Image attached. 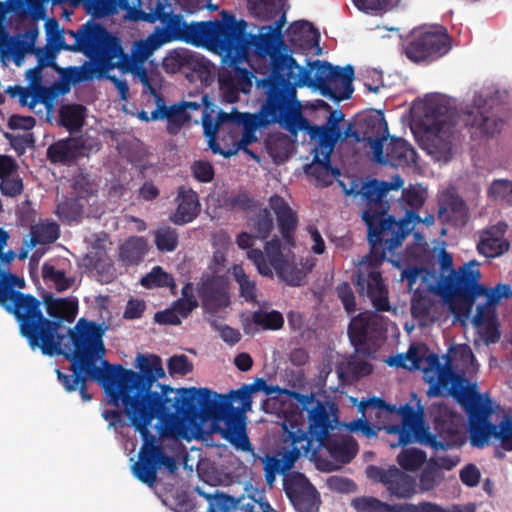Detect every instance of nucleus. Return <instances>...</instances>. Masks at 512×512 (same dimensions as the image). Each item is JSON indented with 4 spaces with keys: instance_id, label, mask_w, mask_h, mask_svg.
Listing matches in <instances>:
<instances>
[{
    "instance_id": "f3484780",
    "label": "nucleus",
    "mask_w": 512,
    "mask_h": 512,
    "mask_svg": "<svg viewBox=\"0 0 512 512\" xmlns=\"http://www.w3.org/2000/svg\"><path fill=\"white\" fill-rule=\"evenodd\" d=\"M247 257L256 266L258 272L266 277H273V269L278 277L290 286H300L303 280L302 271L292 262L285 259L281 251V240L278 237L267 241L264 251L251 248Z\"/></svg>"
},
{
    "instance_id": "a211bd4d",
    "label": "nucleus",
    "mask_w": 512,
    "mask_h": 512,
    "mask_svg": "<svg viewBox=\"0 0 512 512\" xmlns=\"http://www.w3.org/2000/svg\"><path fill=\"white\" fill-rule=\"evenodd\" d=\"M434 379H436L435 384L430 387L429 393L439 396L445 390L448 395L461 404L468 416L474 410L475 405L483 401L481 394L468 385L466 378L455 373L448 364L432 375L429 382Z\"/></svg>"
},
{
    "instance_id": "7c9ffc66",
    "label": "nucleus",
    "mask_w": 512,
    "mask_h": 512,
    "mask_svg": "<svg viewBox=\"0 0 512 512\" xmlns=\"http://www.w3.org/2000/svg\"><path fill=\"white\" fill-rule=\"evenodd\" d=\"M175 201L177 208L169 218L172 223L185 225L197 218L201 205L196 191L180 186Z\"/></svg>"
},
{
    "instance_id": "a18cd8bd",
    "label": "nucleus",
    "mask_w": 512,
    "mask_h": 512,
    "mask_svg": "<svg viewBox=\"0 0 512 512\" xmlns=\"http://www.w3.org/2000/svg\"><path fill=\"white\" fill-rule=\"evenodd\" d=\"M197 64L196 56L188 50H173L163 61L165 69L173 73L184 68L195 70Z\"/></svg>"
},
{
    "instance_id": "a19ab883",
    "label": "nucleus",
    "mask_w": 512,
    "mask_h": 512,
    "mask_svg": "<svg viewBox=\"0 0 512 512\" xmlns=\"http://www.w3.org/2000/svg\"><path fill=\"white\" fill-rule=\"evenodd\" d=\"M306 173L316 178L322 186L332 184V179L340 176V170L332 166L331 157L314 154L313 161L306 167Z\"/></svg>"
},
{
    "instance_id": "603ef678",
    "label": "nucleus",
    "mask_w": 512,
    "mask_h": 512,
    "mask_svg": "<svg viewBox=\"0 0 512 512\" xmlns=\"http://www.w3.org/2000/svg\"><path fill=\"white\" fill-rule=\"evenodd\" d=\"M232 275L239 285L240 296L247 302H255L257 297L255 281L249 278L241 265L233 266Z\"/></svg>"
},
{
    "instance_id": "b1692460",
    "label": "nucleus",
    "mask_w": 512,
    "mask_h": 512,
    "mask_svg": "<svg viewBox=\"0 0 512 512\" xmlns=\"http://www.w3.org/2000/svg\"><path fill=\"white\" fill-rule=\"evenodd\" d=\"M236 509H240L242 512H265L266 509H269V503L259 491L241 497L222 493L215 495L210 500L208 512H230Z\"/></svg>"
},
{
    "instance_id": "20e7f679",
    "label": "nucleus",
    "mask_w": 512,
    "mask_h": 512,
    "mask_svg": "<svg viewBox=\"0 0 512 512\" xmlns=\"http://www.w3.org/2000/svg\"><path fill=\"white\" fill-rule=\"evenodd\" d=\"M139 8L134 10L133 18L148 23L159 21L162 26L155 27L154 33L166 44L182 41L196 47H204L217 54L224 45L220 35L225 33L221 20L186 23L181 14H175L169 0H138Z\"/></svg>"
},
{
    "instance_id": "412c9836",
    "label": "nucleus",
    "mask_w": 512,
    "mask_h": 512,
    "mask_svg": "<svg viewBox=\"0 0 512 512\" xmlns=\"http://www.w3.org/2000/svg\"><path fill=\"white\" fill-rule=\"evenodd\" d=\"M366 475L370 480L383 484L391 497L409 499L416 493L415 478L396 466L385 469L369 465Z\"/></svg>"
},
{
    "instance_id": "6ab92c4d",
    "label": "nucleus",
    "mask_w": 512,
    "mask_h": 512,
    "mask_svg": "<svg viewBox=\"0 0 512 512\" xmlns=\"http://www.w3.org/2000/svg\"><path fill=\"white\" fill-rule=\"evenodd\" d=\"M15 288L24 289L25 280L0 267V306L14 315L19 323L23 315L34 316L36 314L37 298L15 290Z\"/></svg>"
},
{
    "instance_id": "39448f33",
    "label": "nucleus",
    "mask_w": 512,
    "mask_h": 512,
    "mask_svg": "<svg viewBox=\"0 0 512 512\" xmlns=\"http://www.w3.org/2000/svg\"><path fill=\"white\" fill-rule=\"evenodd\" d=\"M185 391L192 394L184 399L186 404L178 418L192 424L209 420L224 422V427L219 429L222 438L237 450L253 453L252 444L246 434L247 412L240 411L231 404V399L208 388L189 387Z\"/></svg>"
},
{
    "instance_id": "0eeeda50",
    "label": "nucleus",
    "mask_w": 512,
    "mask_h": 512,
    "mask_svg": "<svg viewBox=\"0 0 512 512\" xmlns=\"http://www.w3.org/2000/svg\"><path fill=\"white\" fill-rule=\"evenodd\" d=\"M45 29L48 41L54 44L56 50L83 52L91 59L92 63L70 69L69 80L73 83L92 79L106 51L113 49L111 41L114 36L98 23L89 21L77 31L68 30V35L74 40L73 44L65 43V32L55 18L46 21Z\"/></svg>"
},
{
    "instance_id": "052dcab7",
    "label": "nucleus",
    "mask_w": 512,
    "mask_h": 512,
    "mask_svg": "<svg viewBox=\"0 0 512 512\" xmlns=\"http://www.w3.org/2000/svg\"><path fill=\"white\" fill-rule=\"evenodd\" d=\"M358 512H390L391 504L374 497H360L352 502Z\"/></svg>"
},
{
    "instance_id": "4be33fe9",
    "label": "nucleus",
    "mask_w": 512,
    "mask_h": 512,
    "mask_svg": "<svg viewBox=\"0 0 512 512\" xmlns=\"http://www.w3.org/2000/svg\"><path fill=\"white\" fill-rule=\"evenodd\" d=\"M384 260L385 259L376 262L370 251V254L366 257L365 263L368 264L371 270L367 273L366 277L359 273L355 281L358 292L364 294L365 291L375 310L380 312L390 310L388 290L383 282L381 272L376 269Z\"/></svg>"
},
{
    "instance_id": "cd10ccee",
    "label": "nucleus",
    "mask_w": 512,
    "mask_h": 512,
    "mask_svg": "<svg viewBox=\"0 0 512 512\" xmlns=\"http://www.w3.org/2000/svg\"><path fill=\"white\" fill-rule=\"evenodd\" d=\"M51 164L71 166L85 156V143L82 137H67L52 143L46 152Z\"/></svg>"
},
{
    "instance_id": "69168bd1",
    "label": "nucleus",
    "mask_w": 512,
    "mask_h": 512,
    "mask_svg": "<svg viewBox=\"0 0 512 512\" xmlns=\"http://www.w3.org/2000/svg\"><path fill=\"white\" fill-rule=\"evenodd\" d=\"M37 233L42 244L55 242L60 235L59 225L56 222H44L32 227Z\"/></svg>"
},
{
    "instance_id": "393cba45",
    "label": "nucleus",
    "mask_w": 512,
    "mask_h": 512,
    "mask_svg": "<svg viewBox=\"0 0 512 512\" xmlns=\"http://www.w3.org/2000/svg\"><path fill=\"white\" fill-rule=\"evenodd\" d=\"M284 490L297 511H318L320 504L319 494L305 476L298 474L291 480L285 481Z\"/></svg>"
},
{
    "instance_id": "c756f323",
    "label": "nucleus",
    "mask_w": 512,
    "mask_h": 512,
    "mask_svg": "<svg viewBox=\"0 0 512 512\" xmlns=\"http://www.w3.org/2000/svg\"><path fill=\"white\" fill-rule=\"evenodd\" d=\"M399 414L402 418L401 425L394 426L389 431L398 434L399 444L402 446L411 444L416 440L422 444L421 433L425 428L421 426V415L409 404L401 406Z\"/></svg>"
},
{
    "instance_id": "09e8293b",
    "label": "nucleus",
    "mask_w": 512,
    "mask_h": 512,
    "mask_svg": "<svg viewBox=\"0 0 512 512\" xmlns=\"http://www.w3.org/2000/svg\"><path fill=\"white\" fill-rule=\"evenodd\" d=\"M249 226L255 238H268L274 228V221L269 209H260L258 213L250 218Z\"/></svg>"
},
{
    "instance_id": "9b49d317",
    "label": "nucleus",
    "mask_w": 512,
    "mask_h": 512,
    "mask_svg": "<svg viewBox=\"0 0 512 512\" xmlns=\"http://www.w3.org/2000/svg\"><path fill=\"white\" fill-rule=\"evenodd\" d=\"M263 89L265 102L256 114H245L243 130L255 132L271 124H280L295 133L308 125L296 107L287 88L273 85H258Z\"/></svg>"
},
{
    "instance_id": "c85d7f7f",
    "label": "nucleus",
    "mask_w": 512,
    "mask_h": 512,
    "mask_svg": "<svg viewBox=\"0 0 512 512\" xmlns=\"http://www.w3.org/2000/svg\"><path fill=\"white\" fill-rule=\"evenodd\" d=\"M300 456H304V451L299 445H291L290 449L278 451L272 456L266 455L263 458L266 483L272 485L278 474L291 470Z\"/></svg>"
},
{
    "instance_id": "4c0bfd02",
    "label": "nucleus",
    "mask_w": 512,
    "mask_h": 512,
    "mask_svg": "<svg viewBox=\"0 0 512 512\" xmlns=\"http://www.w3.org/2000/svg\"><path fill=\"white\" fill-rule=\"evenodd\" d=\"M312 139L317 140L313 153L328 157L332 155L336 144L340 140V131H334L321 125H313L308 128Z\"/></svg>"
},
{
    "instance_id": "9d476101",
    "label": "nucleus",
    "mask_w": 512,
    "mask_h": 512,
    "mask_svg": "<svg viewBox=\"0 0 512 512\" xmlns=\"http://www.w3.org/2000/svg\"><path fill=\"white\" fill-rule=\"evenodd\" d=\"M309 66L308 69L300 65L287 87L297 108L298 87L315 88L322 96L336 102L351 98L354 91V69L351 65L340 68L327 61L315 60Z\"/></svg>"
},
{
    "instance_id": "473e14b6",
    "label": "nucleus",
    "mask_w": 512,
    "mask_h": 512,
    "mask_svg": "<svg viewBox=\"0 0 512 512\" xmlns=\"http://www.w3.org/2000/svg\"><path fill=\"white\" fill-rule=\"evenodd\" d=\"M49 0H0V27L9 12L15 13L19 18L31 16L40 19L45 16V4Z\"/></svg>"
},
{
    "instance_id": "bf43d9fd",
    "label": "nucleus",
    "mask_w": 512,
    "mask_h": 512,
    "mask_svg": "<svg viewBox=\"0 0 512 512\" xmlns=\"http://www.w3.org/2000/svg\"><path fill=\"white\" fill-rule=\"evenodd\" d=\"M73 188L80 198L90 197L96 195L98 192V185L95 180L84 172H79L74 176Z\"/></svg>"
},
{
    "instance_id": "aec40b11",
    "label": "nucleus",
    "mask_w": 512,
    "mask_h": 512,
    "mask_svg": "<svg viewBox=\"0 0 512 512\" xmlns=\"http://www.w3.org/2000/svg\"><path fill=\"white\" fill-rule=\"evenodd\" d=\"M131 425L139 432L143 445L139 452V459L133 465V473L135 477L142 483L152 487L157 480V455L154 451V442L156 437L149 431L152 421L146 420H130Z\"/></svg>"
},
{
    "instance_id": "5fc2aeb1",
    "label": "nucleus",
    "mask_w": 512,
    "mask_h": 512,
    "mask_svg": "<svg viewBox=\"0 0 512 512\" xmlns=\"http://www.w3.org/2000/svg\"><path fill=\"white\" fill-rule=\"evenodd\" d=\"M252 321L266 330H279L284 325L283 315L277 310L270 312L255 311L252 314Z\"/></svg>"
},
{
    "instance_id": "3c124183",
    "label": "nucleus",
    "mask_w": 512,
    "mask_h": 512,
    "mask_svg": "<svg viewBox=\"0 0 512 512\" xmlns=\"http://www.w3.org/2000/svg\"><path fill=\"white\" fill-rule=\"evenodd\" d=\"M154 242L159 251L173 252L178 247V232L170 226L160 227L154 233Z\"/></svg>"
},
{
    "instance_id": "de8ad7c7",
    "label": "nucleus",
    "mask_w": 512,
    "mask_h": 512,
    "mask_svg": "<svg viewBox=\"0 0 512 512\" xmlns=\"http://www.w3.org/2000/svg\"><path fill=\"white\" fill-rule=\"evenodd\" d=\"M163 45L164 43L154 32L145 40L137 41L133 47V57H131L132 64L143 65V63Z\"/></svg>"
},
{
    "instance_id": "13d9d810",
    "label": "nucleus",
    "mask_w": 512,
    "mask_h": 512,
    "mask_svg": "<svg viewBox=\"0 0 512 512\" xmlns=\"http://www.w3.org/2000/svg\"><path fill=\"white\" fill-rule=\"evenodd\" d=\"M42 276L45 281L52 282L59 292L67 290L72 285V280L66 277L63 270H57L48 263H44L42 266Z\"/></svg>"
},
{
    "instance_id": "864d4df0",
    "label": "nucleus",
    "mask_w": 512,
    "mask_h": 512,
    "mask_svg": "<svg viewBox=\"0 0 512 512\" xmlns=\"http://www.w3.org/2000/svg\"><path fill=\"white\" fill-rule=\"evenodd\" d=\"M83 212V205L77 198H65L56 209V214L64 223H71L78 220Z\"/></svg>"
},
{
    "instance_id": "a878e982",
    "label": "nucleus",
    "mask_w": 512,
    "mask_h": 512,
    "mask_svg": "<svg viewBox=\"0 0 512 512\" xmlns=\"http://www.w3.org/2000/svg\"><path fill=\"white\" fill-rule=\"evenodd\" d=\"M378 322L374 317L359 314L354 317L348 326V336L355 353L369 357L372 353V334L377 331Z\"/></svg>"
},
{
    "instance_id": "72a5a7b5",
    "label": "nucleus",
    "mask_w": 512,
    "mask_h": 512,
    "mask_svg": "<svg viewBox=\"0 0 512 512\" xmlns=\"http://www.w3.org/2000/svg\"><path fill=\"white\" fill-rule=\"evenodd\" d=\"M151 118H153V121L165 119L166 131L172 136L178 135L184 125L191 121V116L184 111L183 106H177L176 104L167 106L164 101L151 112Z\"/></svg>"
},
{
    "instance_id": "c9c22d12",
    "label": "nucleus",
    "mask_w": 512,
    "mask_h": 512,
    "mask_svg": "<svg viewBox=\"0 0 512 512\" xmlns=\"http://www.w3.org/2000/svg\"><path fill=\"white\" fill-rule=\"evenodd\" d=\"M416 151L404 139L394 136L386 144V164L393 167H405L415 162Z\"/></svg>"
},
{
    "instance_id": "8fccbe9b",
    "label": "nucleus",
    "mask_w": 512,
    "mask_h": 512,
    "mask_svg": "<svg viewBox=\"0 0 512 512\" xmlns=\"http://www.w3.org/2000/svg\"><path fill=\"white\" fill-rule=\"evenodd\" d=\"M489 199L512 206V181L508 179H495L487 189Z\"/></svg>"
},
{
    "instance_id": "0e129e2a",
    "label": "nucleus",
    "mask_w": 512,
    "mask_h": 512,
    "mask_svg": "<svg viewBox=\"0 0 512 512\" xmlns=\"http://www.w3.org/2000/svg\"><path fill=\"white\" fill-rule=\"evenodd\" d=\"M266 147L275 162H282L288 158V142L285 137L268 139Z\"/></svg>"
},
{
    "instance_id": "ea45409f",
    "label": "nucleus",
    "mask_w": 512,
    "mask_h": 512,
    "mask_svg": "<svg viewBox=\"0 0 512 512\" xmlns=\"http://www.w3.org/2000/svg\"><path fill=\"white\" fill-rule=\"evenodd\" d=\"M231 64L232 62L229 61ZM233 63V72L222 71L219 73V84L223 88L239 90L244 93L252 87L253 74L246 68H240Z\"/></svg>"
},
{
    "instance_id": "f257e3e1",
    "label": "nucleus",
    "mask_w": 512,
    "mask_h": 512,
    "mask_svg": "<svg viewBox=\"0 0 512 512\" xmlns=\"http://www.w3.org/2000/svg\"><path fill=\"white\" fill-rule=\"evenodd\" d=\"M104 332L102 325L84 319H80L73 329H67L74 346V351L67 355L72 374L56 370L64 389L73 392L79 388L82 399L89 401L92 396L87 392V380L91 379L101 384L113 405H123L129 420L177 419L186 404L184 399L192 394L185 391L189 388L160 385L161 393L152 392L153 384L165 376L162 360L155 354L137 355L135 367L138 372L106 360H102V367H97V359L106 352Z\"/></svg>"
},
{
    "instance_id": "58836bf2",
    "label": "nucleus",
    "mask_w": 512,
    "mask_h": 512,
    "mask_svg": "<svg viewBox=\"0 0 512 512\" xmlns=\"http://www.w3.org/2000/svg\"><path fill=\"white\" fill-rule=\"evenodd\" d=\"M468 208L465 201L455 192L447 191L442 195L439 217L448 221H463L467 217Z\"/></svg>"
},
{
    "instance_id": "e2e57ef3",
    "label": "nucleus",
    "mask_w": 512,
    "mask_h": 512,
    "mask_svg": "<svg viewBox=\"0 0 512 512\" xmlns=\"http://www.w3.org/2000/svg\"><path fill=\"white\" fill-rule=\"evenodd\" d=\"M354 5L364 12L387 11L396 7L400 0H352Z\"/></svg>"
},
{
    "instance_id": "4d7b16f0",
    "label": "nucleus",
    "mask_w": 512,
    "mask_h": 512,
    "mask_svg": "<svg viewBox=\"0 0 512 512\" xmlns=\"http://www.w3.org/2000/svg\"><path fill=\"white\" fill-rule=\"evenodd\" d=\"M426 460V453L419 449H406L397 456L398 464L408 471L420 468Z\"/></svg>"
},
{
    "instance_id": "49530a36",
    "label": "nucleus",
    "mask_w": 512,
    "mask_h": 512,
    "mask_svg": "<svg viewBox=\"0 0 512 512\" xmlns=\"http://www.w3.org/2000/svg\"><path fill=\"white\" fill-rule=\"evenodd\" d=\"M356 125L365 136L377 137L388 134V126L382 112L365 115L356 122Z\"/></svg>"
},
{
    "instance_id": "f8f14e48",
    "label": "nucleus",
    "mask_w": 512,
    "mask_h": 512,
    "mask_svg": "<svg viewBox=\"0 0 512 512\" xmlns=\"http://www.w3.org/2000/svg\"><path fill=\"white\" fill-rule=\"evenodd\" d=\"M308 428L307 431L296 428L292 425L291 430H287L285 441H290L291 445H299L304 451V456L312 459L315 457V444L327 441L331 432L338 425V406L330 401H317L316 405L308 410Z\"/></svg>"
},
{
    "instance_id": "338daca9",
    "label": "nucleus",
    "mask_w": 512,
    "mask_h": 512,
    "mask_svg": "<svg viewBox=\"0 0 512 512\" xmlns=\"http://www.w3.org/2000/svg\"><path fill=\"white\" fill-rule=\"evenodd\" d=\"M193 177L201 183H209L214 179L215 171L212 164L205 160H196L191 165Z\"/></svg>"
},
{
    "instance_id": "79ce46f5",
    "label": "nucleus",
    "mask_w": 512,
    "mask_h": 512,
    "mask_svg": "<svg viewBox=\"0 0 512 512\" xmlns=\"http://www.w3.org/2000/svg\"><path fill=\"white\" fill-rule=\"evenodd\" d=\"M86 107L81 104L63 105L59 110L60 125L70 133L78 132L84 125Z\"/></svg>"
},
{
    "instance_id": "423d86ee",
    "label": "nucleus",
    "mask_w": 512,
    "mask_h": 512,
    "mask_svg": "<svg viewBox=\"0 0 512 512\" xmlns=\"http://www.w3.org/2000/svg\"><path fill=\"white\" fill-rule=\"evenodd\" d=\"M46 312L50 319L44 317L41 302L37 299L36 314L23 315L19 321L20 334L26 338L32 350L39 349L43 355L56 356L64 354L62 342L65 334L62 332L63 323H72L77 314V304L64 298H54L52 294L43 297Z\"/></svg>"
},
{
    "instance_id": "680f3d73",
    "label": "nucleus",
    "mask_w": 512,
    "mask_h": 512,
    "mask_svg": "<svg viewBox=\"0 0 512 512\" xmlns=\"http://www.w3.org/2000/svg\"><path fill=\"white\" fill-rule=\"evenodd\" d=\"M443 473L435 466L428 465L422 470L419 477V486L422 491H430L437 487L443 480Z\"/></svg>"
},
{
    "instance_id": "2eb2a0df",
    "label": "nucleus",
    "mask_w": 512,
    "mask_h": 512,
    "mask_svg": "<svg viewBox=\"0 0 512 512\" xmlns=\"http://www.w3.org/2000/svg\"><path fill=\"white\" fill-rule=\"evenodd\" d=\"M492 413V407L484 399L475 405L468 416L470 444L483 448L493 437L500 441L504 450L512 451V417L503 416L497 425L490 420Z\"/></svg>"
},
{
    "instance_id": "bb28decb",
    "label": "nucleus",
    "mask_w": 512,
    "mask_h": 512,
    "mask_svg": "<svg viewBox=\"0 0 512 512\" xmlns=\"http://www.w3.org/2000/svg\"><path fill=\"white\" fill-rule=\"evenodd\" d=\"M269 206L276 215L278 230L284 244L289 248L295 247V232L298 227V217L286 200L277 194L269 198Z\"/></svg>"
},
{
    "instance_id": "6e6d98bb",
    "label": "nucleus",
    "mask_w": 512,
    "mask_h": 512,
    "mask_svg": "<svg viewBox=\"0 0 512 512\" xmlns=\"http://www.w3.org/2000/svg\"><path fill=\"white\" fill-rule=\"evenodd\" d=\"M44 67H47V63L45 62L44 57H40L37 65L26 72L27 79L31 86L36 90V96L41 98L43 101L51 97L50 90L41 86L42 69Z\"/></svg>"
},
{
    "instance_id": "f03ea898",
    "label": "nucleus",
    "mask_w": 512,
    "mask_h": 512,
    "mask_svg": "<svg viewBox=\"0 0 512 512\" xmlns=\"http://www.w3.org/2000/svg\"><path fill=\"white\" fill-rule=\"evenodd\" d=\"M250 13L263 21H269L277 16L274 25L262 26L258 35L247 32V22L237 20L226 10L221 12L222 25L225 33L220 35L224 42L217 54L232 63L246 60L254 48L257 56L269 58V74L257 80L258 85H273L287 88L299 64L288 50L282 35L286 24V0H247Z\"/></svg>"
},
{
    "instance_id": "7ed1b4c3",
    "label": "nucleus",
    "mask_w": 512,
    "mask_h": 512,
    "mask_svg": "<svg viewBox=\"0 0 512 512\" xmlns=\"http://www.w3.org/2000/svg\"><path fill=\"white\" fill-rule=\"evenodd\" d=\"M340 185L346 195L361 196L365 205L362 220L367 226V240L376 262L386 259L387 252L393 255L413 230L415 223L421 221L420 216L413 211L405 213L400 220L390 215L385 189L377 179L364 182L353 180L349 188L342 182Z\"/></svg>"
},
{
    "instance_id": "2f4dec72",
    "label": "nucleus",
    "mask_w": 512,
    "mask_h": 512,
    "mask_svg": "<svg viewBox=\"0 0 512 512\" xmlns=\"http://www.w3.org/2000/svg\"><path fill=\"white\" fill-rule=\"evenodd\" d=\"M315 456L317 452L324 448L329 456L335 461L348 464L358 452V444L351 436H330L327 441L315 444Z\"/></svg>"
},
{
    "instance_id": "ddd939ff",
    "label": "nucleus",
    "mask_w": 512,
    "mask_h": 512,
    "mask_svg": "<svg viewBox=\"0 0 512 512\" xmlns=\"http://www.w3.org/2000/svg\"><path fill=\"white\" fill-rule=\"evenodd\" d=\"M452 48V38L441 25L413 29L406 37L404 53L414 63H431L446 54Z\"/></svg>"
},
{
    "instance_id": "1a4fd4ad",
    "label": "nucleus",
    "mask_w": 512,
    "mask_h": 512,
    "mask_svg": "<svg viewBox=\"0 0 512 512\" xmlns=\"http://www.w3.org/2000/svg\"><path fill=\"white\" fill-rule=\"evenodd\" d=\"M477 265L475 261L465 263L459 267L458 272L452 271L445 277L440 285L441 296L458 319L469 316L479 296H488L490 301H499L512 296V288L509 284H497L491 291L480 284L481 273Z\"/></svg>"
},
{
    "instance_id": "c03bdc74",
    "label": "nucleus",
    "mask_w": 512,
    "mask_h": 512,
    "mask_svg": "<svg viewBox=\"0 0 512 512\" xmlns=\"http://www.w3.org/2000/svg\"><path fill=\"white\" fill-rule=\"evenodd\" d=\"M147 243L143 237H130L120 247V258L129 265H135L143 260Z\"/></svg>"
},
{
    "instance_id": "e433bc0d",
    "label": "nucleus",
    "mask_w": 512,
    "mask_h": 512,
    "mask_svg": "<svg viewBox=\"0 0 512 512\" xmlns=\"http://www.w3.org/2000/svg\"><path fill=\"white\" fill-rule=\"evenodd\" d=\"M288 37L292 45H299L303 49H312L320 41L318 29L307 20L293 22L288 29Z\"/></svg>"
},
{
    "instance_id": "dca6fc26",
    "label": "nucleus",
    "mask_w": 512,
    "mask_h": 512,
    "mask_svg": "<svg viewBox=\"0 0 512 512\" xmlns=\"http://www.w3.org/2000/svg\"><path fill=\"white\" fill-rule=\"evenodd\" d=\"M111 42L113 49L106 51L96 73L102 76L114 68L122 72H131L144 86V92L154 97L157 105L163 102V96L159 92L162 82L160 72L147 70L140 64H132L131 56L124 53L119 39L114 36Z\"/></svg>"
},
{
    "instance_id": "f704fd0d",
    "label": "nucleus",
    "mask_w": 512,
    "mask_h": 512,
    "mask_svg": "<svg viewBox=\"0 0 512 512\" xmlns=\"http://www.w3.org/2000/svg\"><path fill=\"white\" fill-rule=\"evenodd\" d=\"M510 243L505 239V229L491 226L480 234L477 250L487 258H495L508 251Z\"/></svg>"
},
{
    "instance_id": "774afa93",
    "label": "nucleus",
    "mask_w": 512,
    "mask_h": 512,
    "mask_svg": "<svg viewBox=\"0 0 512 512\" xmlns=\"http://www.w3.org/2000/svg\"><path fill=\"white\" fill-rule=\"evenodd\" d=\"M167 368L172 376L176 374L184 376L193 370V365L186 355H174L169 358Z\"/></svg>"
},
{
    "instance_id": "6e6552de",
    "label": "nucleus",
    "mask_w": 512,
    "mask_h": 512,
    "mask_svg": "<svg viewBox=\"0 0 512 512\" xmlns=\"http://www.w3.org/2000/svg\"><path fill=\"white\" fill-rule=\"evenodd\" d=\"M474 102L475 106L461 114L445 101L431 103L425 115L428 131L449 136L462 123L473 138L492 136L499 132L502 121L491 111L490 101L484 100L482 103L479 97Z\"/></svg>"
},
{
    "instance_id": "4468645a",
    "label": "nucleus",
    "mask_w": 512,
    "mask_h": 512,
    "mask_svg": "<svg viewBox=\"0 0 512 512\" xmlns=\"http://www.w3.org/2000/svg\"><path fill=\"white\" fill-rule=\"evenodd\" d=\"M433 432L423 429L422 444L434 451L460 448L466 442L463 432V416L446 404L436 406L433 416Z\"/></svg>"
},
{
    "instance_id": "37998d69",
    "label": "nucleus",
    "mask_w": 512,
    "mask_h": 512,
    "mask_svg": "<svg viewBox=\"0 0 512 512\" xmlns=\"http://www.w3.org/2000/svg\"><path fill=\"white\" fill-rule=\"evenodd\" d=\"M141 285L147 289L151 288H169L171 294H177V286L172 274L167 273L161 266H155L140 281Z\"/></svg>"
},
{
    "instance_id": "5701e85b",
    "label": "nucleus",
    "mask_w": 512,
    "mask_h": 512,
    "mask_svg": "<svg viewBox=\"0 0 512 512\" xmlns=\"http://www.w3.org/2000/svg\"><path fill=\"white\" fill-rule=\"evenodd\" d=\"M198 295L206 313L215 315L230 305L229 283L224 276H208L202 279Z\"/></svg>"
}]
</instances>
